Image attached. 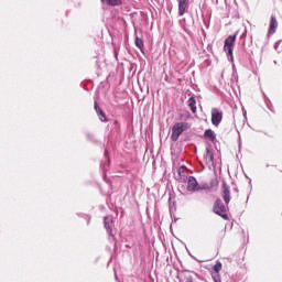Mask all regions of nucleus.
Instances as JSON below:
<instances>
[{
  "mask_svg": "<svg viewBox=\"0 0 282 282\" xmlns=\"http://www.w3.org/2000/svg\"><path fill=\"white\" fill-rule=\"evenodd\" d=\"M221 120H224V112L219 110V108H213L212 124H214V127H219V124H221Z\"/></svg>",
  "mask_w": 282,
  "mask_h": 282,
  "instance_id": "obj_4",
  "label": "nucleus"
},
{
  "mask_svg": "<svg viewBox=\"0 0 282 282\" xmlns=\"http://www.w3.org/2000/svg\"><path fill=\"white\" fill-rule=\"evenodd\" d=\"M235 41H237V35H229L225 40L224 50H225V52L227 54V58L230 63H232L235 61V56H232V47L235 45Z\"/></svg>",
  "mask_w": 282,
  "mask_h": 282,
  "instance_id": "obj_2",
  "label": "nucleus"
},
{
  "mask_svg": "<svg viewBox=\"0 0 282 282\" xmlns=\"http://www.w3.org/2000/svg\"><path fill=\"white\" fill-rule=\"evenodd\" d=\"M214 213L216 215H219L223 219L228 220V214L226 213V205L224 204V200L221 198H217L214 204Z\"/></svg>",
  "mask_w": 282,
  "mask_h": 282,
  "instance_id": "obj_3",
  "label": "nucleus"
},
{
  "mask_svg": "<svg viewBox=\"0 0 282 282\" xmlns=\"http://www.w3.org/2000/svg\"><path fill=\"white\" fill-rule=\"evenodd\" d=\"M234 191H235L236 193H239V188H237V187H236V188H234Z\"/></svg>",
  "mask_w": 282,
  "mask_h": 282,
  "instance_id": "obj_25",
  "label": "nucleus"
},
{
  "mask_svg": "<svg viewBox=\"0 0 282 282\" xmlns=\"http://www.w3.org/2000/svg\"><path fill=\"white\" fill-rule=\"evenodd\" d=\"M105 158L108 160V164L111 162V159H109V150H105Z\"/></svg>",
  "mask_w": 282,
  "mask_h": 282,
  "instance_id": "obj_22",
  "label": "nucleus"
},
{
  "mask_svg": "<svg viewBox=\"0 0 282 282\" xmlns=\"http://www.w3.org/2000/svg\"><path fill=\"white\" fill-rule=\"evenodd\" d=\"M274 64L276 65V61H274Z\"/></svg>",
  "mask_w": 282,
  "mask_h": 282,
  "instance_id": "obj_26",
  "label": "nucleus"
},
{
  "mask_svg": "<svg viewBox=\"0 0 282 282\" xmlns=\"http://www.w3.org/2000/svg\"><path fill=\"white\" fill-rule=\"evenodd\" d=\"M188 129H191V123H188V122H176L172 127V134H171L172 142H177V140H180V135H182V133L184 131H188Z\"/></svg>",
  "mask_w": 282,
  "mask_h": 282,
  "instance_id": "obj_1",
  "label": "nucleus"
},
{
  "mask_svg": "<svg viewBox=\"0 0 282 282\" xmlns=\"http://www.w3.org/2000/svg\"><path fill=\"white\" fill-rule=\"evenodd\" d=\"M265 105H267L268 109H270V111H274V108L272 107V104L270 102V99H268L265 101Z\"/></svg>",
  "mask_w": 282,
  "mask_h": 282,
  "instance_id": "obj_21",
  "label": "nucleus"
},
{
  "mask_svg": "<svg viewBox=\"0 0 282 282\" xmlns=\"http://www.w3.org/2000/svg\"><path fill=\"white\" fill-rule=\"evenodd\" d=\"M278 28H279V21H276V17L271 15L269 30H268V36H272V34H276Z\"/></svg>",
  "mask_w": 282,
  "mask_h": 282,
  "instance_id": "obj_8",
  "label": "nucleus"
},
{
  "mask_svg": "<svg viewBox=\"0 0 282 282\" xmlns=\"http://www.w3.org/2000/svg\"><path fill=\"white\" fill-rule=\"evenodd\" d=\"M134 43L139 50H142V47H144V41L138 36L135 37Z\"/></svg>",
  "mask_w": 282,
  "mask_h": 282,
  "instance_id": "obj_17",
  "label": "nucleus"
},
{
  "mask_svg": "<svg viewBox=\"0 0 282 282\" xmlns=\"http://www.w3.org/2000/svg\"><path fill=\"white\" fill-rule=\"evenodd\" d=\"M221 197H223L225 204H227V205L230 204V187L228 186L226 181L223 182Z\"/></svg>",
  "mask_w": 282,
  "mask_h": 282,
  "instance_id": "obj_9",
  "label": "nucleus"
},
{
  "mask_svg": "<svg viewBox=\"0 0 282 282\" xmlns=\"http://www.w3.org/2000/svg\"><path fill=\"white\" fill-rule=\"evenodd\" d=\"M101 3H106V6H111V7H116V6H122V0H100Z\"/></svg>",
  "mask_w": 282,
  "mask_h": 282,
  "instance_id": "obj_15",
  "label": "nucleus"
},
{
  "mask_svg": "<svg viewBox=\"0 0 282 282\" xmlns=\"http://www.w3.org/2000/svg\"><path fill=\"white\" fill-rule=\"evenodd\" d=\"M170 203V215L171 217H173L175 215V212L177 210V203L175 200H173V198L170 197L169 199Z\"/></svg>",
  "mask_w": 282,
  "mask_h": 282,
  "instance_id": "obj_14",
  "label": "nucleus"
},
{
  "mask_svg": "<svg viewBox=\"0 0 282 282\" xmlns=\"http://www.w3.org/2000/svg\"><path fill=\"white\" fill-rule=\"evenodd\" d=\"M95 111H96L100 122H109V119L107 118V115L105 113L102 108H100V105H98V101H95Z\"/></svg>",
  "mask_w": 282,
  "mask_h": 282,
  "instance_id": "obj_11",
  "label": "nucleus"
},
{
  "mask_svg": "<svg viewBox=\"0 0 282 282\" xmlns=\"http://www.w3.org/2000/svg\"><path fill=\"white\" fill-rule=\"evenodd\" d=\"M86 138L87 140H89V142H93L94 144L98 142V139H96V135L91 132H86Z\"/></svg>",
  "mask_w": 282,
  "mask_h": 282,
  "instance_id": "obj_16",
  "label": "nucleus"
},
{
  "mask_svg": "<svg viewBox=\"0 0 282 282\" xmlns=\"http://www.w3.org/2000/svg\"><path fill=\"white\" fill-rule=\"evenodd\" d=\"M212 272H217V273H219V272H221V262H216V264L214 265V271H212Z\"/></svg>",
  "mask_w": 282,
  "mask_h": 282,
  "instance_id": "obj_20",
  "label": "nucleus"
},
{
  "mask_svg": "<svg viewBox=\"0 0 282 282\" xmlns=\"http://www.w3.org/2000/svg\"><path fill=\"white\" fill-rule=\"evenodd\" d=\"M104 226H105L109 237H115V234H113V216H105L104 217Z\"/></svg>",
  "mask_w": 282,
  "mask_h": 282,
  "instance_id": "obj_5",
  "label": "nucleus"
},
{
  "mask_svg": "<svg viewBox=\"0 0 282 282\" xmlns=\"http://www.w3.org/2000/svg\"><path fill=\"white\" fill-rule=\"evenodd\" d=\"M212 279L214 282H221V275L217 272H212Z\"/></svg>",
  "mask_w": 282,
  "mask_h": 282,
  "instance_id": "obj_18",
  "label": "nucleus"
},
{
  "mask_svg": "<svg viewBox=\"0 0 282 282\" xmlns=\"http://www.w3.org/2000/svg\"><path fill=\"white\" fill-rule=\"evenodd\" d=\"M187 102L192 113H197V100L195 97H189Z\"/></svg>",
  "mask_w": 282,
  "mask_h": 282,
  "instance_id": "obj_12",
  "label": "nucleus"
},
{
  "mask_svg": "<svg viewBox=\"0 0 282 282\" xmlns=\"http://www.w3.org/2000/svg\"><path fill=\"white\" fill-rule=\"evenodd\" d=\"M204 138H206V140H209V142H214V140H217V135L215 134V131L210 129L205 130Z\"/></svg>",
  "mask_w": 282,
  "mask_h": 282,
  "instance_id": "obj_13",
  "label": "nucleus"
},
{
  "mask_svg": "<svg viewBox=\"0 0 282 282\" xmlns=\"http://www.w3.org/2000/svg\"><path fill=\"white\" fill-rule=\"evenodd\" d=\"M178 175H182V167L178 169Z\"/></svg>",
  "mask_w": 282,
  "mask_h": 282,
  "instance_id": "obj_23",
  "label": "nucleus"
},
{
  "mask_svg": "<svg viewBox=\"0 0 282 282\" xmlns=\"http://www.w3.org/2000/svg\"><path fill=\"white\" fill-rule=\"evenodd\" d=\"M199 188V183L195 176H188L187 178V191L189 193H197Z\"/></svg>",
  "mask_w": 282,
  "mask_h": 282,
  "instance_id": "obj_6",
  "label": "nucleus"
},
{
  "mask_svg": "<svg viewBox=\"0 0 282 282\" xmlns=\"http://www.w3.org/2000/svg\"><path fill=\"white\" fill-rule=\"evenodd\" d=\"M178 3V17H184L186 14V10H188V4L191 0H176Z\"/></svg>",
  "mask_w": 282,
  "mask_h": 282,
  "instance_id": "obj_10",
  "label": "nucleus"
},
{
  "mask_svg": "<svg viewBox=\"0 0 282 282\" xmlns=\"http://www.w3.org/2000/svg\"><path fill=\"white\" fill-rule=\"evenodd\" d=\"M205 160L208 169H210L212 166L215 167V153L213 152V150H210V148L206 149Z\"/></svg>",
  "mask_w": 282,
  "mask_h": 282,
  "instance_id": "obj_7",
  "label": "nucleus"
},
{
  "mask_svg": "<svg viewBox=\"0 0 282 282\" xmlns=\"http://www.w3.org/2000/svg\"><path fill=\"white\" fill-rule=\"evenodd\" d=\"M278 47H279V44H278V43H275V44H274V48L276 50Z\"/></svg>",
  "mask_w": 282,
  "mask_h": 282,
  "instance_id": "obj_24",
  "label": "nucleus"
},
{
  "mask_svg": "<svg viewBox=\"0 0 282 282\" xmlns=\"http://www.w3.org/2000/svg\"><path fill=\"white\" fill-rule=\"evenodd\" d=\"M210 185L208 183H204L202 185L198 184V191H209Z\"/></svg>",
  "mask_w": 282,
  "mask_h": 282,
  "instance_id": "obj_19",
  "label": "nucleus"
}]
</instances>
